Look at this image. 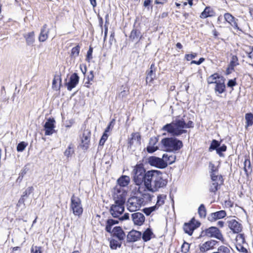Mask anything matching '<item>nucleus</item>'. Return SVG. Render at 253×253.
Wrapping results in <instances>:
<instances>
[{"instance_id":"f257e3e1","label":"nucleus","mask_w":253,"mask_h":253,"mask_svg":"<svg viewBox=\"0 0 253 253\" xmlns=\"http://www.w3.org/2000/svg\"><path fill=\"white\" fill-rule=\"evenodd\" d=\"M133 180L136 185H144L147 190L152 192L158 191L165 187L168 183L162 172L158 170L145 171L140 166H136L133 169Z\"/></svg>"},{"instance_id":"f03ea898","label":"nucleus","mask_w":253,"mask_h":253,"mask_svg":"<svg viewBox=\"0 0 253 253\" xmlns=\"http://www.w3.org/2000/svg\"><path fill=\"white\" fill-rule=\"evenodd\" d=\"M126 192L121 188H117L114 192V203L111 206L110 210L111 214L115 218L119 217L120 220L129 219V214L126 213L120 217L125 210Z\"/></svg>"},{"instance_id":"7ed1b4c3","label":"nucleus","mask_w":253,"mask_h":253,"mask_svg":"<svg viewBox=\"0 0 253 253\" xmlns=\"http://www.w3.org/2000/svg\"><path fill=\"white\" fill-rule=\"evenodd\" d=\"M194 123L191 121H189L186 123L183 118H176L171 123L167 124L162 128L163 131H166L173 136H178L187 132L185 128L193 127Z\"/></svg>"},{"instance_id":"20e7f679","label":"nucleus","mask_w":253,"mask_h":253,"mask_svg":"<svg viewBox=\"0 0 253 253\" xmlns=\"http://www.w3.org/2000/svg\"><path fill=\"white\" fill-rule=\"evenodd\" d=\"M161 144L163 148L168 152L178 151L183 146L181 141L172 137L162 139Z\"/></svg>"},{"instance_id":"39448f33","label":"nucleus","mask_w":253,"mask_h":253,"mask_svg":"<svg viewBox=\"0 0 253 253\" xmlns=\"http://www.w3.org/2000/svg\"><path fill=\"white\" fill-rule=\"evenodd\" d=\"M70 209L76 216L80 217L83 212L81 199L73 195L71 198Z\"/></svg>"},{"instance_id":"423d86ee","label":"nucleus","mask_w":253,"mask_h":253,"mask_svg":"<svg viewBox=\"0 0 253 253\" xmlns=\"http://www.w3.org/2000/svg\"><path fill=\"white\" fill-rule=\"evenodd\" d=\"M203 233L209 238H216L223 243L225 241L221 231L217 227L211 226L204 231Z\"/></svg>"},{"instance_id":"0eeeda50","label":"nucleus","mask_w":253,"mask_h":253,"mask_svg":"<svg viewBox=\"0 0 253 253\" xmlns=\"http://www.w3.org/2000/svg\"><path fill=\"white\" fill-rule=\"evenodd\" d=\"M141 135L138 132H133L128 138V147L131 149L132 147L139 146L141 144Z\"/></svg>"},{"instance_id":"6e6552de","label":"nucleus","mask_w":253,"mask_h":253,"mask_svg":"<svg viewBox=\"0 0 253 253\" xmlns=\"http://www.w3.org/2000/svg\"><path fill=\"white\" fill-rule=\"evenodd\" d=\"M141 207V200L137 198L133 197L128 199L127 204V208L130 211H136L138 210Z\"/></svg>"},{"instance_id":"1a4fd4ad","label":"nucleus","mask_w":253,"mask_h":253,"mask_svg":"<svg viewBox=\"0 0 253 253\" xmlns=\"http://www.w3.org/2000/svg\"><path fill=\"white\" fill-rule=\"evenodd\" d=\"M148 164L153 167H156L158 169H165L163 164L164 161L162 158L156 156H151L148 158Z\"/></svg>"},{"instance_id":"9d476101","label":"nucleus","mask_w":253,"mask_h":253,"mask_svg":"<svg viewBox=\"0 0 253 253\" xmlns=\"http://www.w3.org/2000/svg\"><path fill=\"white\" fill-rule=\"evenodd\" d=\"M217 242L215 240H211L208 241L199 245V249L201 252H206L214 248Z\"/></svg>"},{"instance_id":"9b49d317","label":"nucleus","mask_w":253,"mask_h":253,"mask_svg":"<svg viewBox=\"0 0 253 253\" xmlns=\"http://www.w3.org/2000/svg\"><path fill=\"white\" fill-rule=\"evenodd\" d=\"M54 123L55 121L53 119H49L45 122L44 125L45 135H50L54 132Z\"/></svg>"},{"instance_id":"f8f14e48","label":"nucleus","mask_w":253,"mask_h":253,"mask_svg":"<svg viewBox=\"0 0 253 253\" xmlns=\"http://www.w3.org/2000/svg\"><path fill=\"white\" fill-rule=\"evenodd\" d=\"M90 132L88 130H84L82 137V143L81 144V147L84 150H87L88 149L90 142Z\"/></svg>"},{"instance_id":"ddd939ff","label":"nucleus","mask_w":253,"mask_h":253,"mask_svg":"<svg viewBox=\"0 0 253 253\" xmlns=\"http://www.w3.org/2000/svg\"><path fill=\"white\" fill-rule=\"evenodd\" d=\"M228 226L229 228L233 231L234 233H238L242 230V226L241 223L235 219H231L228 221Z\"/></svg>"},{"instance_id":"4468645a","label":"nucleus","mask_w":253,"mask_h":253,"mask_svg":"<svg viewBox=\"0 0 253 253\" xmlns=\"http://www.w3.org/2000/svg\"><path fill=\"white\" fill-rule=\"evenodd\" d=\"M131 218L135 225L141 226L145 221L144 215L140 212H135L131 214Z\"/></svg>"},{"instance_id":"2eb2a0df","label":"nucleus","mask_w":253,"mask_h":253,"mask_svg":"<svg viewBox=\"0 0 253 253\" xmlns=\"http://www.w3.org/2000/svg\"><path fill=\"white\" fill-rule=\"evenodd\" d=\"M225 20L235 29H239L238 25V19H236L229 13H226L224 15Z\"/></svg>"},{"instance_id":"dca6fc26","label":"nucleus","mask_w":253,"mask_h":253,"mask_svg":"<svg viewBox=\"0 0 253 253\" xmlns=\"http://www.w3.org/2000/svg\"><path fill=\"white\" fill-rule=\"evenodd\" d=\"M79 77L76 73L73 74L70 78L68 83L66 84V86L68 90H71L78 84Z\"/></svg>"},{"instance_id":"f3484780","label":"nucleus","mask_w":253,"mask_h":253,"mask_svg":"<svg viewBox=\"0 0 253 253\" xmlns=\"http://www.w3.org/2000/svg\"><path fill=\"white\" fill-rule=\"evenodd\" d=\"M162 160L164 161V168L167 167L168 165L172 164L175 162L176 156L174 155H169L167 153L164 154L162 156Z\"/></svg>"},{"instance_id":"a211bd4d","label":"nucleus","mask_w":253,"mask_h":253,"mask_svg":"<svg viewBox=\"0 0 253 253\" xmlns=\"http://www.w3.org/2000/svg\"><path fill=\"white\" fill-rule=\"evenodd\" d=\"M141 236L140 232L133 230L128 233L126 240L128 242H134L139 239Z\"/></svg>"},{"instance_id":"6ab92c4d","label":"nucleus","mask_w":253,"mask_h":253,"mask_svg":"<svg viewBox=\"0 0 253 253\" xmlns=\"http://www.w3.org/2000/svg\"><path fill=\"white\" fill-rule=\"evenodd\" d=\"M226 215V213L224 211L221 210L215 212L211 213L209 216V220L210 221H215L224 217Z\"/></svg>"},{"instance_id":"aec40b11","label":"nucleus","mask_w":253,"mask_h":253,"mask_svg":"<svg viewBox=\"0 0 253 253\" xmlns=\"http://www.w3.org/2000/svg\"><path fill=\"white\" fill-rule=\"evenodd\" d=\"M158 139L155 137H152L150 139L149 144L147 147V151L148 153H153L158 149V147L156 145Z\"/></svg>"},{"instance_id":"412c9836","label":"nucleus","mask_w":253,"mask_h":253,"mask_svg":"<svg viewBox=\"0 0 253 253\" xmlns=\"http://www.w3.org/2000/svg\"><path fill=\"white\" fill-rule=\"evenodd\" d=\"M130 181V179L129 176L126 175H123L121 177H120L118 179V183L119 185V187H116L115 189L114 192L117 188H121L123 191L124 189L122 188V187H125L127 186Z\"/></svg>"},{"instance_id":"4be33fe9","label":"nucleus","mask_w":253,"mask_h":253,"mask_svg":"<svg viewBox=\"0 0 253 253\" xmlns=\"http://www.w3.org/2000/svg\"><path fill=\"white\" fill-rule=\"evenodd\" d=\"M113 235L117 237L120 241L123 240L126 236L125 233L122 229L119 226L115 227L112 230Z\"/></svg>"},{"instance_id":"5701e85b","label":"nucleus","mask_w":253,"mask_h":253,"mask_svg":"<svg viewBox=\"0 0 253 253\" xmlns=\"http://www.w3.org/2000/svg\"><path fill=\"white\" fill-rule=\"evenodd\" d=\"M155 77L154 64H152L150 68V70L148 72L147 74L146 78V83L151 85L153 83V79Z\"/></svg>"},{"instance_id":"b1692460","label":"nucleus","mask_w":253,"mask_h":253,"mask_svg":"<svg viewBox=\"0 0 253 253\" xmlns=\"http://www.w3.org/2000/svg\"><path fill=\"white\" fill-rule=\"evenodd\" d=\"M218 82H217L215 87V91L219 94H221L225 91V85L224 78H219Z\"/></svg>"},{"instance_id":"393cba45","label":"nucleus","mask_w":253,"mask_h":253,"mask_svg":"<svg viewBox=\"0 0 253 253\" xmlns=\"http://www.w3.org/2000/svg\"><path fill=\"white\" fill-rule=\"evenodd\" d=\"M46 28L47 25L44 24L41 29L39 37V40L41 42L45 41L48 38V31L46 30Z\"/></svg>"},{"instance_id":"a878e982","label":"nucleus","mask_w":253,"mask_h":253,"mask_svg":"<svg viewBox=\"0 0 253 253\" xmlns=\"http://www.w3.org/2000/svg\"><path fill=\"white\" fill-rule=\"evenodd\" d=\"M61 85V79L60 76L56 75L52 82V88L55 90H59Z\"/></svg>"},{"instance_id":"bb28decb","label":"nucleus","mask_w":253,"mask_h":253,"mask_svg":"<svg viewBox=\"0 0 253 253\" xmlns=\"http://www.w3.org/2000/svg\"><path fill=\"white\" fill-rule=\"evenodd\" d=\"M183 229L185 233H187L189 235H191L194 230L195 229V227L191 222L190 223H185Z\"/></svg>"},{"instance_id":"cd10ccee","label":"nucleus","mask_w":253,"mask_h":253,"mask_svg":"<svg viewBox=\"0 0 253 253\" xmlns=\"http://www.w3.org/2000/svg\"><path fill=\"white\" fill-rule=\"evenodd\" d=\"M154 236L152 230L150 228H147L143 233L142 238L145 242L149 241Z\"/></svg>"},{"instance_id":"c85d7f7f","label":"nucleus","mask_w":253,"mask_h":253,"mask_svg":"<svg viewBox=\"0 0 253 253\" xmlns=\"http://www.w3.org/2000/svg\"><path fill=\"white\" fill-rule=\"evenodd\" d=\"M26 43L28 45L32 44L35 42L34 32H31L24 35Z\"/></svg>"},{"instance_id":"c756f323","label":"nucleus","mask_w":253,"mask_h":253,"mask_svg":"<svg viewBox=\"0 0 253 253\" xmlns=\"http://www.w3.org/2000/svg\"><path fill=\"white\" fill-rule=\"evenodd\" d=\"M167 198V196L165 194H159L157 196L156 207L159 209L160 207L165 204V201Z\"/></svg>"},{"instance_id":"7c9ffc66","label":"nucleus","mask_w":253,"mask_h":253,"mask_svg":"<svg viewBox=\"0 0 253 253\" xmlns=\"http://www.w3.org/2000/svg\"><path fill=\"white\" fill-rule=\"evenodd\" d=\"M213 12L212 10L209 7H207L205 10L201 13L200 17L202 18H206L208 17L212 16Z\"/></svg>"},{"instance_id":"2f4dec72","label":"nucleus","mask_w":253,"mask_h":253,"mask_svg":"<svg viewBox=\"0 0 253 253\" xmlns=\"http://www.w3.org/2000/svg\"><path fill=\"white\" fill-rule=\"evenodd\" d=\"M210 175L212 182L223 184V179L222 176L220 174H219L218 172L217 173H212Z\"/></svg>"},{"instance_id":"473e14b6","label":"nucleus","mask_w":253,"mask_h":253,"mask_svg":"<svg viewBox=\"0 0 253 253\" xmlns=\"http://www.w3.org/2000/svg\"><path fill=\"white\" fill-rule=\"evenodd\" d=\"M118 221L112 219H109L107 221L106 225V230L109 233H112V226L116 224H117Z\"/></svg>"},{"instance_id":"72a5a7b5","label":"nucleus","mask_w":253,"mask_h":253,"mask_svg":"<svg viewBox=\"0 0 253 253\" xmlns=\"http://www.w3.org/2000/svg\"><path fill=\"white\" fill-rule=\"evenodd\" d=\"M128 93V89L126 86L122 85L120 88V92L119 93L118 97L123 98L126 96Z\"/></svg>"},{"instance_id":"f704fd0d","label":"nucleus","mask_w":253,"mask_h":253,"mask_svg":"<svg viewBox=\"0 0 253 253\" xmlns=\"http://www.w3.org/2000/svg\"><path fill=\"white\" fill-rule=\"evenodd\" d=\"M219 78H224L222 77H220L217 74H214L211 75L208 79V83L209 84H216L217 82H218V80H220Z\"/></svg>"},{"instance_id":"c9c22d12","label":"nucleus","mask_w":253,"mask_h":253,"mask_svg":"<svg viewBox=\"0 0 253 253\" xmlns=\"http://www.w3.org/2000/svg\"><path fill=\"white\" fill-rule=\"evenodd\" d=\"M246 121V127H249L253 125V114L252 113H247L245 115Z\"/></svg>"},{"instance_id":"e433bc0d","label":"nucleus","mask_w":253,"mask_h":253,"mask_svg":"<svg viewBox=\"0 0 253 253\" xmlns=\"http://www.w3.org/2000/svg\"><path fill=\"white\" fill-rule=\"evenodd\" d=\"M140 35V31L136 29H133L131 32L129 38L132 41H135L138 40L139 38H141Z\"/></svg>"},{"instance_id":"4c0bfd02","label":"nucleus","mask_w":253,"mask_h":253,"mask_svg":"<svg viewBox=\"0 0 253 253\" xmlns=\"http://www.w3.org/2000/svg\"><path fill=\"white\" fill-rule=\"evenodd\" d=\"M244 169L247 175L251 172L252 169L251 167L250 161L249 160H245L244 162Z\"/></svg>"},{"instance_id":"58836bf2","label":"nucleus","mask_w":253,"mask_h":253,"mask_svg":"<svg viewBox=\"0 0 253 253\" xmlns=\"http://www.w3.org/2000/svg\"><path fill=\"white\" fill-rule=\"evenodd\" d=\"M80 47L79 45H77L74 47L71 52V56L73 58H76L79 56L80 53Z\"/></svg>"},{"instance_id":"ea45409f","label":"nucleus","mask_w":253,"mask_h":253,"mask_svg":"<svg viewBox=\"0 0 253 253\" xmlns=\"http://www.w3.org/2000/svg\"><path fill=\"white\" fill-rule=\"evenodd\" d=\"M74 147L72 144H70L65 151L64 152V155L65 156H66L67 158L71 157L72 155V154L74 153Z\"/></svg>"},{"instance_id":"a19ab883","label":"nucleus","mask_w":253,"mask_h":253,"mask_svg":"<svg viewBox=\"0 0 253 253\" xmlns=\"http://www.w3.org/2000/svg\"><path fill=\"white\" fill-rule=\"evenodd\" d=\"M121 241H118L113 239L111 240L110 242V248L113 250H116L118 247H121Z\"/></svg>"},{"instance_id":"79ce46f5","label":"nucleus","mask_w":253,"mask_h":253,"mask_svg":"<svg viewBox=\"0 0 253 253\" xmlns=\"http://www.w3.org/2000/svg\"><path fill=\"white\" fill-rule=\"evenodd\" d=\"M157 210H158V209L155 205L151 207L145 208L143 210V211L146 215H149L152 212Z\"/></svg>"},{"instance_id":"37998d69","label":"nucleus","mask_w":253,"mask_h":253,"mask_svg":"<svg viewBox=\"0 0 253 253\" xmlns=\"http://www.w3.org/2000/svg\"><path fill=\"white\" fill-rule=\"evenodd\" d=\"M198 213L201 217H205L206 215V209L203 204H201L198 208Z\"/></svg>"},{"instance_id":"c03bdc74","label":"nucleus","mask_w":253,"mask_h":253,"mask_svg":"<svg viewBox=\"0 0 253 253\" xmlns=\"http://www.w3.org/2000/svg\"><path fill=\"white\" fill-rule=\"evenodd\" d=\"M231 248L228 246H220L217 249V252L219 253H230Z\"/></svg>"},{"instance_id":"a18cd8bd","label":"nucleus","mask_w":253,"mask_h":253,"mask_svg":"<svg viewBox=\"0 0 253 253\" xmlns=\"http://www.w3.org/2000/svg\"><path fill=\"white\" fill-rule=\"evenodd\" d=\"M221 184H222L218 182H212V183L210 186L209 189L210 192L215 193L217 190L218 186Z\"/></svg>"},{"instance_id":"49530a36","label":"nucleus","mask_w":253,"mask_h":253,"mask_svg":"<svg viewBox=\"0 0 253 253\" xmlns=\"http://www.w3.org/2000/svg\"><path fill=\"white\" fill-rule=\"evenodd\" d=\"M238 64V58L236 56H233L232 57L231 61H230L229 68L233 69Z\"/></svg>"},{"instance_id":"de8ad7c7","label":"nucleus","mask_w":253,"mask_h":253,"mask_svg":"<svg viewBox=\"0 0 253 253\" xmlns=\"http://www.w3.org/2000/svg\"><path fill=\"white\" fill-rule=\"evenodd\" d=\"M209 169H210V175L212 173H217V172H218V167L215 166L212 163H210Z\"/></svg>"},{"instance_id":"09e8293b","label":"nucleus","mask_w":253,"mask_h":253,"mask_svg":"<svg viewBox=\"0 0 253 253\" xmlns=\"http://www.w3.org/2000/svg\"><path fill=\"white\" fill-rule=\"evenodd\" d=\"M28 144L24 141L20 142L17 146V151L22 152L27 147Z\"/></svg>"},{"instance_id":"8fccbe9b","label":"nucleus","mask_w":253,"mask_h":253,"mask_svg":"<svg viewBox=\"0 0 253 253\" xmlns=\"http://www.w3.org/2000/svg\"><path fill=\"white\" fill-rule=\"evenodd\" d=\"M236 242L238 243V244H242L245 243V237L244 235L243 234H239L237 235L236 237Z\"/></svg>"},{"instance_id":"3c124183","label":"nucleus","mask_w":253,"mask_h":253,"mask_svg":"<svg viewBox=\"0 0 253 253\" xmlns=\"http://www.w3.org/2000/svg\"><path fill=\"white\" fill-rule=\"evenodd\" d=\"M219 146V143L216 140H213L211 143V146L209 148V150L211 151L212 150L216 149Z\"/></svg>"},{"instance_id":"603ef678","label":"nucleus","mask_w":253,"mask_h":253,"mask_svg":"<svg viewBox=\"0 0 253 253\" xmlns=\"http://www.w3.org/2000/svg\"><path fill=\"white\" fill-rule=\"evenodd\" d=\"M41 247L33 245L31 248V253H42Z\"/></svg>"},{"instance_id":"864d4df0","label":"nucleus","mask_w":253,"mask_h":253,"mask_svg":"<svg viewBox=\"0 0 253 253\" xmlns=\"http://www.w3.org/2000/svg\"><path fill=\"white\" fill-rule=\"evenodd\" d=\"M190 249V244L184 242L181 246V251L183 253H187Z\"/></svg>"},{"instance_id":"5fc2aeb1","label":"nucleus","mask_w":253,"mask_h":253,"mask_svg":"<svg viewBox=\"0 0 253 253\" xmlns=\"http://www.w3.org/2000/svg\"><path fill=\"white\" fill-rule=\"evenodd\" d=\"M34 189L33 187L31 186L28 187L26 190L23 193L22 197L24 198L25 197H28L33 192Z\"/></svg>"},{"instance_id":"6e6d98bb","label":"nucleus","mask_w":253,"mask_h":253,"mask_svg":"<svg viewBox=\"0 0 253 253\" xmlns=\"http://www.w3.org/2000/svg\"><path fill=\"white\" fill-rule=\"evenodd\" d=\"M197 56V53L193 52L191 54H186L185 55V59L187 61H190L192 59L195 58Z\"/></svg>"},{"instance_id":"4d7b16f0","label":"nucleus","mask_w":253,"mask_h":253,"mask_svg":"<svg viewBox=\"0 0 253 253\" xmlns=\"http://www.w3.org/2000/svg\"><path fill=\"white\" fill-rule=\"evenodd\" d=\"M108 137V134L106 133H103V135L102 136L99 141V145L103 146L106 140L107 139Z\"/></svg>"},{"instance_id":"13d9d810","label":"nucleus","mask_w":253,"mask_h":253,"mask_svg":"<svg viewBox=\"0 0 253 253\" xmlns=\"http://www.w3.org/2000/svg\"><path fill=\"white\" fill-rule=\"evenodd\" d=\"M226 150V146L225 145H223L220 147L218 146V148L216 149L217 153L220 156H222V152H224Z\"/></svg>"},{"instance_id":"bf43d9fd","label":"nucleus","mask_w":253,"mask_h":253,"mask_svg":"<svg viewBox=\"0 0 253 253\" xmlns=\"http://www.w3.org/2000/svg\"><path fill=\"white\" fill-rule=\"evenodd\" d=\"M236 249L240 252H241L243 253H247V250L246 248L243 247L242 246V244H237L236 245Z\"/></svg>"},{"instance_id":"052dcab7","label":"nucleus","mask_w":253,"mask_h":253,"mask_svg":"<svg viewBox=\"0 0 253 253\" xmlns=\"http://www.w3.org/2000/svg\"><path fill=\"white\" fill-rule=\"evenodd\" d=\"M93 50L91 47H90L89 50L87 51V55H86V60L88 61H89L90 59L92 58V54Z\"/></svg>"},{"instance_id":"680f3d73","label":"nucleus","mask_w":253,"mask_h":253,"mask_svg":"<svg viewBox=\"0 0 253 253\" xmlns=\"http://www.w3.org/2000/svg\"><path fill=\"white\" fill-rule=\"evenodd\" d=\"M205 58H203V57H201L199 59V60L198 61H195V60H193L191 62V64H196V65H200L201 64H202L204 61H205Z\"/></svg>"},{"instance_id":"e2e57ef3","label":"nucleus","mask_w":253,"mask_h":253,"mask_svg":"<svg viewBox=\"0 0 253 253\" xmlns=\"http://www.w3.org/2000/svg\"><path fill=\"white\" fill-rule=\"evenodd\" d=\"M236 84V83L235 80H230L227 83V86L228 87H232L235 86Z\"/></svg>"},{"instance_id":"0e129e2a","label":"nucleus","mask_w":253,"mask_h":253,"mask_svg":"<svg viewBox=\"0 0 253 253\" xmlns=\"http://www.w3.org/2000/svg\"><path fill=\"white\" fill-rule=\"evenodd\" d=\"M250 49L251 50L249 52H247L248 54V57L251 59L253 58V46H250Z\"/></svg>"},{"instance_id":"69168bd1","label":"nucleus","mask_w":253,"mask_h":253,"mask_svg":"<svg viewBox=\"0 0 253 253\" xmlns=\"http://www.w3.org/2000/svg\"><path fill=\"white\" fill-rule=\"evenodd\" d=\"M24 202H25V199L23 197L21 196V197L20 198L18 204L17 206L20 207L21 205H24Z\"/></svg>"},{"instance_id":"338daca9","label":"nucleus","mask_w":253,"mask_h":253,"mask_svg":"<svg viewBox=\"0 0 253 253\" xmlns=\"http://www.w3.org/2000/svg\"><path fill=\"white\" fill-rule=\"evenodd\" d=\"M152 0H145L144 2V6L145 7L149 6Z\"/></svg>"},{"instance_id":"774afa93","label":"nucleus","mask_w":253,"mask_h":253,"mask_svg":"<svg viewBox=\"0 0 253 253\" xmlns=\"http://www.w3.org/2000/svg\"><path fill=\"white\" fill-rule=\"evenodd\" d=\"M249 12H250L251 16H252V17L253 19V6L250 7Z\"/></svg>"}]
</instances>
